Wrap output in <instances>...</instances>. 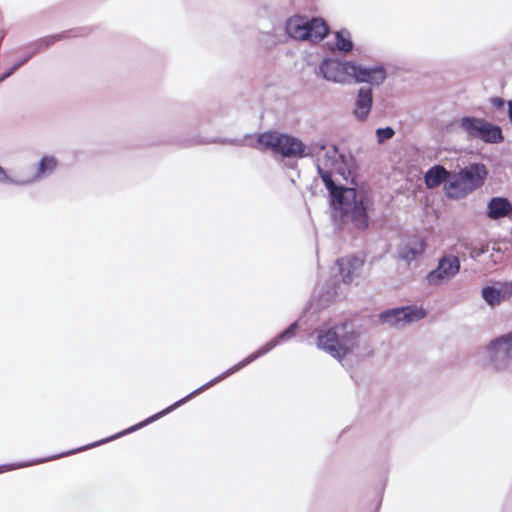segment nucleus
<instances>
[{"label":"nucleus","mask_w":512,"mask_h":512,"mask_svg":"<svg viewBox=\"0 0 512 512\" xmlns=\"http://www.w3.org/2000/svg\"><path fill=\"white\" fill-rule=\"evenodd\" d=\"M321 179L332 197V204L339 210L342 216L350 218L354 227L358 230H365L369 226V219L362 199H357V192L354 188L337 186L331 180V173L321 171Z\"/></svg>","instance_id":"f257e3e1"},{"label":"nucleus","mask_w":512,"mask_h":512,"mask_svg":"<svg viewBox=\"0 0 512 512\" xmlns=\"http://www.w3.org/2000/svg\"><path fill=\"white\" fill-rule=\"evenodd\" d=\"M296 329H297V323L291 324L287 329H285L282 333H280L277 337H275L273 340L268 342L266 345H264L258 351H256L255 353H252L251 355H249L248 357H246L245 359H243L239 363L235 364L234 366H232L230 369H228L226 372H224L220 376L214 378L213 380H211L210 382L206 383L202 387L196 389L195 391H193L192 393H190L186 397L182 398L181 400L177 401L173 405L169 406L168 408L164 409L163 411H161V412H159V413L149 417L148 419H146V420L142 421L141 423H139V424H137V425H135V426H133V427L123 431L122 433H119L118 435H116L114 437H111L110 439H114V438H116V437H118L120 435H124V434H127L129 432L135 431V430H137V429H139V428H141V427H143V426L153 422L154 420L160 418L161 416L171 412L176 407L180 406L181 404L185 403L188 399L192 398L194 395L204 391L205 389L209 388L210 386H212V385L218 383L219 381L225 379L227 376L231 375L232 373H234V372L240 370L241 368L245 367L246 365H248L249 363H251L252 361L257 359L258 357L264 355L265 353H267L268 351L273 349L280 342L292 338L295 335Z\"/></svg>","instance_id":"f03ea898"},{"label":"nucleus","mask_w":512,"mask_h":512,"mask_svg":"<svg viewBox=\"0 0 512 512\" xmlns=\"http://www.w3.org/2000/svg\"><path fill=\"white\" fill-rule=\"evenodd\" d=\"M320 72L325 79L338 83L354 79L356 82L379 85L386 78V71L382 66L367 68L353 62H341L334 59L324 60L320 65Z\"/></svg>","instance_id":"7ed1b4c3"},{"label":"nucleus","mask_w":512,"mask_h":512,"mask_svg":"<svg viewBox=\"0 0 512 512\" xmlns=\"http://www.w3.org/2000/svg\"><path fill=\"white\" fill-rule=\"evenodd\" d=\"M358 336L352 324L344 321L333 327L320 329L317 334V346L332 357L342 360L357 346Z\"/></svg>","instance_id":"20e7f679"},{"label":"nucleus","mask_w":512,"mask_h":512,"mask_svg":"<svg viewBox=\"0 0 512 512\" xmlns=\"http://www.w3.org/2000/svg\"><path fill=\"white\" fill-rule=\"evenodd\" d=\"M255 141L256 143L252 144L254 148L270 150L283 157L301 158L305 155V145L300 140L277 131L260 133L256 136Z\"/></svg>","instance_id":"39448f33"},{"label":"nucleus","mask_w":512,"mask_h":512,"mask_svg":"<svg viewBox=\"0 0 512 512\" xmlns=\"http://www.w3.org/2000/svg\"><path fill=\"white\" fill-rule=\"evenodd\" d=\"M487 173V169L483 164L475 163L465 167L445 185L447 196L459 199L471 193L483 185Z\"/></svg>","instance_id":"423d86ee"},{"label":"nucleus","mask_w":512,"mask_h":512,"mask_svg":"<svg viewBox=\"0 0 512 512\" xmlns=\"http://www.w3.org/2000/svg\"><path fill=\"white\" fill-rule=\"evenodd\" d=\"M461 127L470 137L480 139L486 143H500L503 141L501 128L482 118L464 117L461 120Z\"/></svg>","instance_id":"0eeeda50"},{"label":"nucleus","mask_w":512,"mask_h":512,"mask_svg":"<svg viewBox=\"0 0 512 512\" xmlns=\"http://www.w3.org/2000/svg\"><path fill=\"white\" fill-rule=\"evenodd\" d=\"M460 269V262L456 256L448 255L439 260L436 269L426 276L427 283L438 286L454 277Z\"/></svg>","instance_id":"6e6552de"},{"label":"nucleus","mask_w":512,"mask_h":512,"mask_svg":"<svg viewBox=\"0 0 512 512\" xmlns=\"http://www.w3.org/2000/svg\"><path fill=\"white\" fill-rule=\"evenodd\" d=\"M426 312L418 307H401L383 312L380 317L383 322L391 325H405L423 319Z\"/></svg>","instance_id":"1a4fd4ad"},{"label":"nucleus","mask_w":512,"mask_h":512,"mask_svg":"<svg viewBox=\"0 0 512 512\" xmlns=\"http://www.w3.org/2000/svg\"><path fill=\"white\" fill-rule=\"evenodd\" d=\"M488 351L490 360L497 369L505 366L512 353V332L492 341L488 346Z\"/></svg>","instance_id":"9d476101"},{"label":"nucleus","mask_w":512,"mask_h":512,"mask_svg":"<svg viewBox=\"0 0 512 512\" xmlns=\"http://www.w3.org/2000/svg\"><path fill=\"white\" fill-rule=\"evenodd\" d=\"M336 264L343 282L350 283L364 265V260L355 255H349L337 259Z\"/></svg>","instance_id":"9b49d317"},{"label":"nucleus","mask_w":512,"mask_h":512,"mask_svg":"<svg viewBox=\"0 0 512 512\" xmlns=\"http://www.w3.org/2000/svg\"><path fill=\"white\" fill-rule=\"evenodd\" d=\"M425 248L426 242L424 238L419 236H413L401 248L399 254L402 259L411 262L420 257L424 253Z\"/></svg>","instance_id":"f8f14e48"},{"label":"nucleus","mask_w":512,"mask_h":512,"mask_svg":"<svg viewBox=\"0 0 512 512\" xmlns=\"http://www.w3.org/2000/svg\"><path fill=\"white\" fill-rule=\"evenodd\" d=\"M512 294V282L503 285L501 289L491 286L482 289V297L490 306H497Z\"/></svg>","instance_id":"ddd939ff"},{"label":"nucleus","mask_w":512,"mask_h":512,"mask_svg":"<svg viewBox=\"0 0 512 512\" xmlns=\"http://www.w3.org/2000/svg\"><path fill=\"white\" fill-rule=\"evenodd\" d=\"M487 214L491 219H500L504 217H508L510 219V216L512 215V203H510L506 198L494 197L488 203Z\"/></svg>","instance_id":"4468645a"},{"label":"nucleus","mask_w":512,"mask_h":512,"mask_svg":"<svg viewBox=\"0 0 512 512\" xmlns=\"http://www.w3.org/2000/svg\"><path fill=\"white\" fill-rule=\"evenodd\" d=\"M307 19L300 15L290 17L286 22L287 34L296 40H306L308 33Z\"/></svg>","instance_id":"2eb2a0df"},{"label":"nucleus","mask_w":512,"mask_h":512,"mask_svg":"<svg viewBox=\"0 0 512 512\" xmlns=\"http://www.w3.org/2000/svg\"><path fill=\"white\" fill-rule=\"evenodd\" d=\"M372 101V90L365 87L360 88L354 109V114L358 119L364 120L368 116Z\"/></svg>","instance_id":"dca6fc26"},{"label":"nucleus","mask_w":512,"mask_h":512,"mask_svg":"<svg viewBox=\"0 0 512 512\" xmlns=\"http://www.w3.org/2000/svg\"><path fill=\"white\" fill-rule=\"evenodd\" d=\"M308 35L306 40L317 43L323 40L329 33V27L324 19L320 17H314L307 21Z\"/></svg>","instance_id":"f3484780"},{"label":"nucleus","mask_w":512,"mask_h":512,"mask_svg":"<svg viewBox=\"0 0 512 512\" xmlns=\"http://www.w3.org/2000/svg\"><path fill=\"white\" fill-rule=\"evenodd\" d=\"M339 159H342V156L339 155L338 150L336 147H332L326 153L324 154L323 158L319 159L320 164L318 165V172L321 176V171L329 172L331 173V176L333 175L334 171H339V169L336 168Z\"/></svg>","instance_id":"a211bd4d"},{"label":"nucleus","mask_w":512,"mask_h":512,"mask_svg":"<svg viewBox=\"0 0 512 512\" xmlns=\"http://www.w3.org/2000/svg\"><path fill=\"white\" fill-rule=\"evenodd\" d=\"M449 176L450 173L443 166L435 165L426 172L425 184L428 188H435L445 182Z\"/></svg>","instance_id":"6ab92c4d"},{"label":"nucleus","mask_w":512,"mask_h":512,"mask_svg":"<svg viewBox=\"0 0 512 512\" xmlns=\"http://www.w3.org/2000/svg\"><path fill=\"white\" fill-rule=\"evenodd\" d=\"M57 166V161L54 157L52 156H45L41 159L40 163H39V166H38V170H37V173L36 175L34 176L33 179H30V180H26V181H21V182H18L19 184H26V183H29L33 180H37V179H40L42 178L46 173H51L52 171L55 170Z\"/></svg>","instance_id":"aec40b11"},{"label":"nucleus","mask_w":512,"mask_h":512,"mask_svg":"<svg viewBox=\"0 0 512 512\" xmlns=\"http://www.w3.org/2000/svg\"><path fill=\"white\" fill-rule=\"evenodd\" d=\"M335 48L344 52H349L352 50L353 43L350 39L349 32L337 31L335 33Z\"/></svg>","instance_id":"412c9836"},{"label":"nucleus","mask_w":512,"mask_h":512,"mask_svg":"<svg viewBox=\"0 0 512 512\" xmlns=\"http://www.w3.org/2000/svg\"><path fill=\"white\" fill-rule=\"evenodd\" d=\"M68 32H62L56 35L48 36L40 40V44L48 47L49 45H52L53 43L68 38Z\"/></svg>","instance_id":"4be33fe9"},{"label":"nucleus","mask_w":512,"mask_h":512,"mask_svg":"<svg viewBox=\"0 0 512 512\" xmlns=\"http://www.w3.org/2000/svg\"><path fill=\"white\" fill-rule=\"evenodd\" d=\"M395 132L391 127L379 128L376 131L377 139L379 143H383L384 141L392 138Z\"/></svg>","instance_id":"5701e85b"},{"label":"nucleus","mask_w":512,"mask_h":512,"mask_svg":"<svg viewBox=\"0 0 512 512\" xmlns=\"http://www.w3.org/2000/svg\"><path fill=\"white\" fill-rule=\"evenodd\" d=\"M490 103L497 109H501L504 107L505 105V101L504 99L500 98V97H492L490 99Z\"/></svg>","instance_id":"b1692460"},{"label":"nucleus","mask_w":512,"mask_h":512,"mask_svg":"<svg viewBox=\"0 0 512 512\" xmlns=\"http://www.w3.org/2000/svg\"><path fill=\"white\" fill-rule=\"evenodd\" d=\"M0 182H13L6 174L4 169L0 166Z\"/></svg>","instance_id":"393cba45"},{"label":"nucleus","mask_w":512,"mask_h":512,"mask_svg":"<svg viewBox=\"0 0 512 512\" xmlns=\"http://www.w3.org/2000/svg\"><path fill=\"white\" fill-rule=\"evenodd\" d=\"M508 117H509V120L510 122L512 123V100L511 101H508Z\"/></svg>","instance_id":"a878e982"},{"label":"nucleus","mask_w":512,"mask_h":512,"mask_svg":"<svg viewBox=\"0 0 512 512\" xmlns=\"http://www.w3.org/2000/svg\"><path fill=\"white\" fill-rule=\"evenodd\" d=\"M18 67H19V65L14 66L10 72L6 73V74L2 77V79H4L5 77H8L9 75H11V74H12V73H13V72L18 68Z\"/></svg>","instance_id":"bb28decb"},{"label":"nucleus","mask_w":512,"mask_h":512,"mask_svg":"<svg viewBox=\"0 0 512 512\" xmlns=\"http://www.w3.org/2000/svg\"><path fill=\"white\" fill-rule=\"evenodd\" d=\"M83 449H84V448H78L77 450H74V452H78V451H81V450H83ZM72 453H73V451H72ZM69 454H71V452L64 453V454H62V456H64V455H69Z\"/></svg>","instance_id":"cd10ccee"},{"label":"nucleus","mask_w":512,"mask_h":512,"mask_svg":"<svg viewBox=\"0 0 512 512\" xmlns=\"http://www.w3.org/2000/svg\"><path fill=\"white\" fill-rule=\"evenodd\" d=\"M95 445L96 444H91V445L86 446L85 448L94 447Z\"/></svg>","instance_id":"c85d7f7f"}]
</instances>
